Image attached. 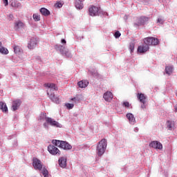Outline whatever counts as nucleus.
I'll return each instance as SVG.
<instances>
[{
    "instance_id": "79ce46f5",
    "label": "nucleus",
    "mask_w": 177,
    "mask_h": 177,
    "mask_svg": "<svg viewBox=\"0 0 177 177\" xmlns=\"http://www.w3.org/2000/svg\"><path fill=\"white\" fill-rule=\"evenodd\" d=\"M124 19L127 21V20H128V15H125Z\"/></svg>"
},
{
    "instance_id": "20e7f679",
    "label": "nucleus",
    "mask_w": 177,
    "mask_h": 177,
    "mask_svg": "<svg viewBox=\"0 0 177 177\" xmlns=\"http://www.w3.org/2000/svg\"><path fill=\"white\" fill-rule=\"evenodd\" d=\"M106 149H107V140L104 138L101 140L97 145L96 151L97 156L102 157V156L104 154Z\"/></svg>"
},
{
    "instance_id": "2f4dec72",
    "label": "nucleus",
    "mask_w": 177,
    "mask_h": 177,
    "mask_svg": "<svg viewBox=\"0 0 177 177\" xmlns=\"http://www.w3.org/2000/svg\"><path fill=\"white\" fill-rule=\"evenodd\" d=\"M32 17L35 21H39V20H41V17L38 14H34Z\"/></svg>"
},
{
    "instance_id": "5701e85b",
    "label": "nucleus",
    "mask_w": 177,
    "mask_h": 177,
    "mask_svg": "<svg viewBox=\"0 0 177 177\" xmlns=\"http://www.w3.org/2000/svg\"><path fill=\"white\" fill-rule=\"evenodd\" d=\"M175 127V122L169 120L167 122V127L169 131H172L174 129V127Z\"/></svg>"
},
{
    "instance_id": "473e14b6",
    "label": "nucleus",
    "mask_w": 177,
    "mask_h": 177,
    "mask_svg": "<svg viewBox=\"0 0 177 177\" xmlns=\"http://www.w3.org/2000/svg\"><path fill=\"white\" fill-rule=\"evenodd\" d=\"M129 50L131 53H133V52L135 50V44L134 43H130L129 44Z\"/></svg>"
},
{
    "instance_id": "4468645a",
    "label": "nucleus",
    "mask_w": 177,
    "mask_h": 177,
    "mask_svg": "<svg viewBox=\"0 0 177 177\" xmlns=\"http://www.w3.org/2000/svg\"><path fill=\"white\" fill-rule=\"evenodd\" d=\"M21 106V100H15L12 102V111H16V110H19V107Z\"/></svg>"
},
{
    "instance_id": "aec40b11",
    "label": "nucleus",
    "mask_w": 177,
    "mask_h": 177,
    "mask_svg": "<svg viewBox=\"0 0 177 177\" xmlns=\"http://www.w3.org/2000/svg\"><path fill=\"white\" fill-rule=\"evenodd\" d=\"M24 27V24L20 21H17L15 24V29L19 30Z\"/></svg>"
},
{
    "instance_id": "ea45409f",
    "label": "nucleus",
    "mask_w": 177,
    "mask_h": 177,
    "mask_svg": "<svg viewBox=\"0 0 177 177\" xmlns=\"http://www.w3.org/2000/svg\"><path fill=\"white\" fill-rule=\"evenodd\" d=\"M3 2L5 4V6H8V5H9V1L8 0H3Z\"/></svg>"
},
{
    "instance_id": "37998d69",
    "label": "nucleus",
    "mask_w": 177,
    "mask_h": 177,
    "mask_svg": "<svg viewBox=\"0 0 177 177\" xmlns=\"http://www.w3.org/2000/svg\"><path fill=\"white\" fill-rule=\"evenodd\" d=\"M2 46V43L1 42H0V46Z\"/></svg>"
},
{
    "instance_id": "a211bd4d",
    "label": "nucleus",
    "mask_w": 177,
    "mask_h": 177,
    "mask_svg": "<svg viewBox=\"0 0 177 177\" xmlns=\"http://www.w3.org/2000/svg\"><path fill=\"white\" fill-rule=\"evenodd\" d=\"M85 0H76L75 2V6L76 9H79V10H81V9H84V3H82Z\"/></svg>"
},
{
    "instance_id": "f3484780",
    "label": "nucleus",
    "mask_w": 177,
    "mask_h": 177,
    "mask_svg": "<svg viewBox=\"0 0 177 177\" xmlns=\"http://www.w3.org/2000/svg\"><path fill=\"white\" fill-rule=\"evenodd\" d=\"M103 97L106 102H111L113 100V93L110 91H107L104 94Z\"/></svg>"
},
{
    "instance_id": "423d86ee",
    "label": "nucleus",
    "mask_w": 177,
    "mask_h": 177,
    "mask_svg": "<svg viewBox=\"0 0 177 177\" xmlns=\"http://www.w3.org/2000/svg\"><path fill=\"white\" fill-rule=\"evenodd\" d=\"M137 97L138 100L141 103V109H146L147 104H146L147 102V96L142 93H138Z\"/></svg>"
},
{
    "instance_id": "c85d7f7f",
    "label": "nucleus",
    "mask_w": 177,
    "mask_h": 177,
    "mask_svg": "<svg viewBox=\"0 0 177 177\" xmlns=\"http://www.w3.org/2000/svg\"><path fill=\"white\" fill-rule=\"evenodd\" d=\"M0 53H2V55H8V53H9V51L7 50V48H5L4 47H1Z\"/></svg>"
},
{
    "instance_id": "a878e982",
    "label": "nucleus",
    "mask_w": 177,
    "mask_h": 177,
    "mask_svg": "<svg viewBox=\"0 0 177 177\" xmlns=\"http://www.w3.org/2000/svg\"><path fill=\"white\" fill-rule=\"evenodd\" d=\"M72 102H74L77 104V103H80L81 102V95H77L75 97L71 99Z\"/></svg>"
},
{
    "instance_id": "2eb2a0df",
    "label": "nucleus",
    "mask_w": 177,
    "mask_h": 177,
    "mask_svg": "<svg viewBox=\"0 0 177 177\" xmlns=\"http://www.w3.org/2000/svg\"><path fill=\"white\" fill-rule=\"evenodd\" d=\"M58 164L61 168H66L67 167V158H59V159L58 160Z\"/></svg>"
},
{
    "instance_id": "c9c22d12",
    "label": "nucleus",
    "mask_w": 177,
    "mask_h": 177,
    "mask_svg": "<svg viewBox=\"0 0 177 177\" xmlns=\"http://www.w3.org/2000/svg\"><path fill=\"white\" fill-rule=\"evenodd\" d=\"M157 23H159V24H164V19L162 17H159L157 20Z\"/></svg>"
},
{
    "instance_id": "7ed1b4c3",
    "label": "nucleus",
    "mask_w": 177,
    "mask_h": 177,
    "mask_svg": "<svg viewBox=\"0 0 177 177\" xmlns=\"http://www.w3.org/2000/svg\"><path fill=\"white\" fill-rule=\"evenodd\" d=\"M62 44H56L55 46V49L57 52H59L62 56H65L66 57H71V53L68 50V48L66 47V44H67V41H66V39H62L61 40Z\"/></svg>"
},
{
    "instance_id": "7c9ffc66",
    "label": "nucleus",
    "mask_w": 177,
    "mask_h": 177,
    "mask_svg": "<svg viewBox=\"0 0 177 177\" xmlns=\"http://www.w3.org/2000/svg\"><path fill=\"white\" fill-rule=\"evenodd\" d=\"M41 174L44 177H47L49 175V171H48V169L43 168L41 170Z\"/></svg>"
},
{
    "instance_id": "6ab92c4d",
    "label": "nucleus",
    "mask_w": 177,
    "mask_h": 177,
    "mask_svg": "<svg viewBox=\"0 0 177 177\" xmlns=\"http://www.w3.org/2000/svg\"><path fill=\"white\" fill-rule=\"evenodd\" d=\"M89 82L86 80H81L77 83L79 88H86Z\"/></svg>"
},
{
    "instance_id": "f704fd0d",
    "label": "nucleus",
    "mask_w": 177,
    "mask_h": 177,
    "mask_svg": "<svg viewBox=\"0 0 177 177\" xmlns=\"http://www.w3.org/2000/svg\"><path fill=\"white\" fill-rule=\"evenodd\" d=\"M66 107H67V109H68L69 110H71V109L74 107V104L68 103V104H66Z\"/></svg>"
},
{
    "instance_id": "4c0bfd02",
    "label": "nucleus",
    "mask_w": 177,
    "mask_h": 177,
    "mask_svg": "<svg viewBox=\"0 0 177 177\" xmlns=\"http://www.w3.org/2000/svg\"><path fill=\"white\" fill-rule=\"evenodd\" d=\"M122 106H123L124 107L129 108V102H123Z\"/></svg>"
},
{
    "instance_id": "39448f33",
    "label": "nucleus",
    "mask_w": 177,
    "mask_h": 177,
    "mask_svg": "<svg viewBox=\"0 0 177 177\" xmlns=\"http://www.w3.org/2000/svg\"><path fill=\"white\" fill-rule=\"evenodd\" d=\"M53 145L55 146H57L60 149H63V150H71L73 149V146L70 145L67 141L59 140H53Z\"/></svg>"
},
{
    "instance_id": "1a4fd4ad",
    "label": "nucleus",
    "mask_w": 177,
    "mask_h": 177,
    "mask_svg": "<svg viewBox=\"0 0 177 177\" xmlns=\"http://www.w3.org/2000/svg\"><path fill=\"white\" fill-rule=\"evenodd\" d=\"M32 165L35 169H37L38 171H41V169H42V162L37 158H33Z\"/></svg>"
},
{
    "instance_id": "e433bc0d",
    "label": "nucleus",
    "mask_w": 177,
    "mask_h": 177,
    "mask_svg": "<svg viewBox=\"0 0 177 177\" xmlns=\"http://www.w3.org/2000/svg\"><path fill=\"white\" fill-rule=\"evenodd\" d=\"M114 37L115 38H120V37H121V33L120 31H116L114 34Z\"/></svg>"
},
{
    "instance_id": "f03ea898",
    "label": "nucleus",
    "mask_w": 177,
    "mask_h": 177,
    "mask_svg": "<svg viewBox=\"0 0 177 177\" xmlns=\"http://www.w3.org/2000/svg\"><path fill=\"white\" fill-rule=\"evenodd\" d=\"M158 39L156 37H147L144 39L145 44L138 46V51L140 53H145V52L149 50V46H150V45H158Z\"/></svg>"
},
{
    "instance_id": "f257e3e1",
    "label": "nucleus",
    "mask_w": 177,
    "mask_h": 177,
    "mask_svg": "<svg viewBox=\"0 0 177 177\" xmlns=\"http://www.w3.org/2000/svg\"><path fill=\"white\" fill-rule=\"evenodd\" d=\"M45 85L48 88L47 95L49 99H50V100H52L53 103H56V104H59L60 102H62V100H60V97L55 95V91H57V86H56V84L53 83H47Z\"/></svg>"
},
{
    "instance_id": "c03bdc74",
    "label": "nucleus",
    "mask_w": 177,
    "mask_h": 177,
    "mask_svg": "<svg viewBox=\"0 0 177 177\" xmlns=\"http://www.w3.org/2000/svg\"><path fill=\"white\" fill-rule=\"evenodd\" d=\"M136 131H138V128L136 129Z\"/></svg>"
},
{
    "instance_id": "f8f14e48",
    "label": "nucleus",
    "mask_w": 177,
    "mask_h": 177,
    "mask_svg": "<svg viewBox=\"0 0 177 177\" xmlns=\"http://www.w3.org/2000/svg\"><path fill=\"white\" fill-rule=\"evenodd\" d=\"M38 45V39L32 37L28 43V49H34Z\"/></svg>"
},
{
    "instance_id": "6e6552de",
    "label": "nucleus",
    "mask_w": 177,
    "mask_h": 177,
    "mask_svg": "<svg viewBox=\"0 0 177 177\" xmlns=\"http://www.w3.org/2000/svg\"><path fill=\"white\" fill-rule=\"evenodd\" d=\"M48 151L52 156H60V150L58 149L55 145H50L48 147Z\"/></svg>"
},
{
    "instance_id": "bb28decb",
    "label": "nucleus",
    "mask_w": 177,
    "mask_h": 177,
    "mask_svg": "<svg viewBox=\"0 0 177 177\" xmlns=\"http://www.w3.org/2000/svg\"><path fill=\"white\" fill-rule=\"evenodd\" d=\"M46 118H49L46 117V113H41L40 114L39 118V121H46Z\"/></svg>"
},
{
    "instance_id": "58836bf2",
    "label": "nucleus",
    "mask_w": 177,
    "mask_h": 177,
    "mask_svg": "<svg viewBox=\"0 0 177 177\" xmlns=\"http://www.w3.org/2000/svg\"><path fill=\"white\" fill-rule=\"evenodd\" d=\"M48 124H49V123H48V122H45V123H44V128H46V129H48V128H49V126H48Z\"/></svg>"
},
{
    "instance_id": "9d476101",
    "label": "nucleus",
    "mask_w": 177,
    "mask_h": 177,
    "mask_svg": "<svg viewBox=\"0 0 177 177\" xmlns=\"http://www.w3.org/2000/svg\"><path fill=\"white\" fill-rule=\"evenodd\" d=\"M46 122L51 127H55V128H62V124L52 118H46Z\"/></svg>"
},
{
    "instance_id": "412c9836",
    "label": "nucleus",
    "mask_w": 177,
    "mask_h": 177,
    "mask_svg": "<svg viewBox=\"0 0 177 177\" xmlns=\"http://www.w3.org/2000/svg\"><path fill=\"white\" fill-rule=\"evenodd\" d=\"M0 110H1L3 113H8V106H6V103L0 102Z\"/></svg>"
},
{
    "instance_id": "b1692460",
    "label": "nucleus",
    "mask_w": 177,
    "mask_h": 177,
    "mask_svg": "<svg viewBox=\"0 0 177 177\" xmlns=\"http://www.w3.org/2000/svg\"><path fill=\"white\" fill-rule=\"evenodd\" d=\"M40 13L43 15V16H49L50 15V12L45 8H42L40 9Z\"/></svg>"
},
{
    "instance_id": "dca6fc26",
    "label": "nucleus",
    "mask_w": 177,
    "mask_h": 177,
    "mask_svg": "<svg viewBox=\"0 0 177 177\" xmlns=\"http://www.w3.org/2000/svg\"><path fill=\"white\" fill-rule=\"evenodd\" d=\"M126 117L129 120V124H131V125H135L136 120L135 119V116L133 115V114L127 113Z\"/></svg>"
},
{
    "instance_id": "a19ab883",
    "label": "nucleus",
    "mask_w": 177,
    "mask_h": 177,
    "mask_svg": "<svg viewBox=\"0 0 177 177\" xmlns=\"http://www.w3.org/2000/svg\"><path fill=\"white\" fill-rule=\"evenodd\" d=\"M142 2H144V3H149V2H150V0H142Z\"/></svg>"
},
{
    "instance_id": "393cba45",
    "label": "nucleus",
    "mask_w": 177,
    "mask_h": 177,
    "mask_svg": "<svg viewBox=\"0 0 177 177\" xmlns=\"http://www.w3.org/2000/svg\"><path fill=\"white\" fill-rule=\"evenodd\" d=\"M174 72V66H166L165 67V73L168 75H171Z\"/></svg>"
},
{
    "instance_id": "cd10ccee",
    "label": "nucleus",
    "mask_w": 177,
    "mask_h": 177,
    "mask_svg": "<svg viewBox=\"0 0 177 177\" xmlns=\"http://www.w3.org/2000/svg\"><path fill=\"white\" fill-rule=\"evenodd\" d=\"M11 6L12 8H21V3L19 1H12L11 2Z\"/></svg>"
},
{
    "instance_id": "9b49d317",
    "label": "nucleus",
    "mask_w": 177,
    "mask_h": 177,
    "mask_svg": "<svg viewBox=\"0 0 177 177\" xmlns=\"http://www.w3.org/2000/svg\"><path fill=\"white\" fill-rule=\"evenodd\" d=\"M90 16H99V7L91 6L88 8Z\"/></svg>"
},
{
    "instance_id": "c756f323",
    "label": "nucleus",
    "mask_w": 177,
    "mask_h": 177,
    "mask_svg": "<svg viewBox=\"0 0 177 177\" xmlns=\"http://www.w3.org/2000/svg\"><path fill=\"white\" fill-rule=\"evenodd\" d=\"M13 49H14L15 53H20V52L21 51V49L19 46H14Z\"/></svg>"
},
{
    "instance_id": "ddd939ff",
    "label": "nucleus",
    "mask_w": 177,
    "mask_h": 177,
    "mask_svg": "<svg viewBox=\"0 0 177 177\" xmlns=\"http://www.w3.org/2000/svg\"><path fill=\"white\" fill-rule=\"evenodd\" d=\"M149 147H152L153 149H158V150H162V144L158 141H152L149 144Z\"/></svg>"
},
{
    "instance_id": "72a5a7b5",
    "label": "nucleus",
    "mask_w": 177,
    "mask_h": 177,
    "mask_svg": "<svg viewBox=\"0 0 177 177\" xmlns=\"http://www.w3.org/2000/svg\"><path fill=\"white\" fill-rule=\"evenodd\" d=\"M63 6V3L60 1H57L55 4V8H62Z\"/></svg>"
},
{
    "instance_id": "4be33fe9",
    "label": "nucleus",
    "mask_w": 177,
    "mask_h": 177,
    "mask_svg": "<svg viewBox=\"0 0 177 177\" xmlns=\"http://www.w3.org/2000/svg\"><path fill=\"white\" fill-rule=\"evenodd\" d=\"M88 72L91 75H93V77H94V78H99L100 75H99V73H97V70L91 69V70H88Z\"/></svg>"
},
{
    "instance_id": "0eeeda50",
    "label": "nucleus",
    "mask_w": 177,
    "mask_h": 177,
    "mask_svg": "<svg viewBox=\"0 0 177 177\" xmlns=\"http://www.w3.org/2000/svg\"><path fill=\"white\" fill-rule=\"evenodd\" d=\"M149 19L150 18L147 17H140L138 19L137 22L133 24V26L136 28L140 27V26H145V24H146Z\"/></svg>"
}]
</instances>
